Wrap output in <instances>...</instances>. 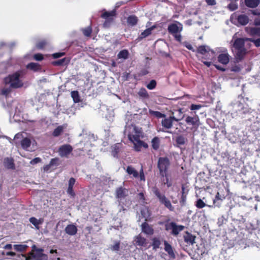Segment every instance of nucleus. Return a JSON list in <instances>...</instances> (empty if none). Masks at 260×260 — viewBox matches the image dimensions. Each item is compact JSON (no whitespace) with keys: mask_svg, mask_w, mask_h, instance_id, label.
Instances as JSON below:
<instances>
[{"mask_svg":"<svg viewBox=\"0 0 260 260\" xmlns=\"http://www.w3.org/2000/svg\"><path fill=\"white\" fill-rule=\"evenodd\" d=\"M235 19L238 21V22L242 25H245L249 22V18L245 14H241L239 16L233 14L231 16V19L233 20Z\"/></svg>","mask_w":260,"mask_h":260,"instance_id":"nucleus-12","label":"nucleus"},{"mask_svg":"<svg viewBox=\"0 0 260 260\" xmlns=\"http://www.w3.org/2000/svg\"><path fill=\"white\" fill-rule=\"evenodd\" d=\"M231 71L235 72H239L241 71V68L238 65H234L231 68Z\"/></svg>","mask_w":260,"mask_h":260,"instance_id":"nucleus-56","label":"nucleus"},{"mask_svg":"<svg viewBox=\"0 0 260 260\" xmlns=\"http://www.w3.org/2000/svg\"><path fill=\"white\" fill-rule=\"evenodd\" d=\"M138 94L140 96L143 98H147L148 97V93L144 88L141 89L138 92Z\"/></svg>","mask_w":260,"mask_h":260,"instance_id":"nucleus-48","label":"nucleus"},{"mask_svg":"<svg viewBox=\"0 0 260 260\" xmlns=\"http://www.w3.org/2000/svg\"><path fill=\"white\" fill-rule=\"evenodd\" d=\"M250 34L251 35H257L260 36V28L253 27L251 28L249 31Z\"/></svg>","mask_w":260,"mask_h":260,"instance_id":"nucleus-45","label":"nucleus"},{"mask_svg":"<svg viewBox=\"0 0 260 260\" xmlns=\"http://www.w3.org/2000/svg\"><path fill=\"white\" fill-rule=\"evenodd\" d=\"M41 160V158H39V157H36L33 159H32L30 161V164H31V165H35V164H36L39 162H40Z\"/></svg>","mask_w":260,"mask_h":260,"instance_id":"nucleus-58","label":"nucleus"},{"mask_svg":"<svg viewBox=\"0 0 260 260\" xmlns=\"http://www.w3.org/2000/svg\"><path fill=\"white\" fill-rule=\"evenodd\" d=\"M232 111L237 113L239 116H241L243 114L250 112V109L247 105H244L239 102H236L232 104Z\"/></svg>","mask_w":260,"mask_h":260,"instance_id":"nucleus-6","label":"nucleus"},{"mask_svg":"<svg viewBox=\"0 0 260 260\" xmlns=\"http://www.w3.org/2000/svg\"><path fill=\"white\" fill-rule=\"evenodd\" d=\"M141 214L143 217L146 219V220H147V218L150 217V213L148 209L146 207H145L142 209Z\"/></svg>","mask_w":260,"mask_h":260,"instance_id":"nucleus-42","label":"nucleus"},{"mask_svg":"<svg viewBox=\"0 0 260 260\" xmlns=\"http://www.w3.org/2000/svg\"><path fill=\"white\" fill-rule=\"evenodd\" d=\"M29 221L35 226H38L39 224H41V222H40L39 220H38L37 219H36L35 217H31L29 219Z\"/></svg>","mask_w":260,"mask_h":260,"instance_id":"nucleus-52","label":"nucleus"},{"mask_svg":"<svg viewBox=\"0 0 260 260\" xmlns=\"http://www.w3.org/2000/svg\"><path fill=\"white\" fill-rule=\"evenodd\" d=\"M152 241V246L153 247V249L156 250L158 248L161 244L159 238L155 237L153 238Z\"/></svg>","mask_w":260,"mask_h":260,"instance_id":"nucleus-36","label":"nucleus"},{"mask_svg":"<svg viewBox=\"0 0 260 260\" xmlns=\"http://www.w3.org/2000/svg\"><path fill=\"white\" fill-rule=\"evenodd\" d=\"M73 147L69 144H64L58 149V153L61 157H68L73 151Z\"/></svg>","mask_w":260,"mask_h":260,"instance_id":"nucleus-10","label":"nucleus"},{"mask_svg":"<svg viewBox=\"0 0 260 260\" xmlns=\"http://www.w3.org/2000/svg\"><path fill=\"white\" fill-rule=\"evenodd\" d=\"M82 32L84 36L86 37H89L92 32V29L90 26H88L86 28L82 29Z\"/></svg>","mask_w":260,"mask_h":260,"instance_id":"nucleus-46","label":"nucleus"},{"mask_svg":"<svg viewBox=\"0 0 260 260\" xmlns=\"http://www.w3.org/2000/svg\"><path fill=\"white\" fill-rule=\"evenodd\" d=\"M183 118V116H181L179 118H176L175 116H172L169 117L165 118L161 120V124L163 127L167 129L171 128L173 126V120L178 121Z\"/></svg>","mask_w":260,"mask_h":260,"instance_id":"nucleus-8","label":"nucleus"},{"mask_svg":"<svg viewBox=\"0 0 260 260\" xmlns=\"http://www.w3.org/2000/svg\"><path fill=\"white\" fill-rule=\"evenodd\" d=\"M27 247L28 246L25 244H16L14 245V249L18 251H24Z\"/></svg>","mask_w":260,"mask_h":260,"instance_id":"nucleus-39","label":"nucleus"},{"mask_svg":"<svg viewBox=\"0 0 260 260\" xmlns=\"http://www.w3.org/2000/svg\"><path fill=\"white\" fill-rule=\"evenodd\" d=\"M203 106L201 105L192 104L190 106V109L191 110H199Z\"/></svg>","mask_w":260,"mask_h":260,"instance_id":"nucleus-54","label":"nucleus"},{"mask_svg":"<svg viewBox=\"0 0 260 260\" xmlns=\"http://www.w3.org/2000/svg\"><path fill=\"white\" fill-rule=\"evenodd\" d=\"M101 17L105 19L103 26L105 28L109 27L114 22V18L116 15V11L113 10L111 11H107L103 10Z\"/></svg>","mask_w":260,"mask_h":260,"instance_id":"nucleus-4","label":"nucleus"},{"mask_svg":"<svg viewBox=\"0 0 260 260\" xmlns=\"http://www.w3.org/2000/svg\"><path fill=\"white\" fill-rule=\"evenodd\" d=\"M187 141V139L182 136H179L176 137V142L178 145H183Z\"/></svg>","mask_w":260,"mask_h":260,"instance_id":"nucleus-38","label":"nucleus"},{"mask_svg":"<svg viewBox=\"0 0 260 260\" xmlns=\"http://www.w3.org/2000/svg\"><path fill=\"white\" fill-rule=\"evenodd\" d=\"M120 248V242L116 241L113 245L110 247L111 250L113 251H118Z\"/></svg>","mask_w":260,"mask_h":260,"instance_id":"nucleus-47","label":"nucleus"},{"mask_svg":"<svg viewBox=\"0 0 260 260\" xmlns=\"http://www.w3.org/2000/svg\"><path fill=\"white\" fill-rule=\"evenodd\" d=\"M246 40H248L251 42H253L255 46L257 47H258L260 46V40L259 39L254 40V39H253L251 38H250V39L246 38Z\"/></svg>","mask_w":260,"mask_h":260,"instance_id":"nucleus-51","label":"nucleus"},{"mask_svg":"<svg viewBox=\"0 0 260 260\" xmlns=\"http://www.w3.org/2000/svg\"><path fill=\"white\" fill-rule=\"evenodd\" d=\"M57 161V158L52 159L49 163L50 166L51 167L53 165H56Z\"/></svg>","mask_w":260,"mask_h":260,"instance_id":"nucleus-64","label":"nucleus"},{"mask_svg":"<svg viewBox=\"0 0 260 260\" xmlns=\"http://www.w3.org/2000/svg\"><path fill=\"white\" fill-rule=\"evenodd\" d=\"M226 221V219L224 218L223 216H222L218 218L217 224L218 226H221L223 224L225 223Z\"/></svg>","mask_w":260,"mask_h":260,"instance_id":"nucleus-50","label":"nucleus"},{"mask_svg":"<svg viewBox=\"0 0 260 260\" xmlns=\"http://www.w3.org/2000/svg\"><path fill=\"white\" fill-rule=\"evenodd\" d=\"M126 171L129 175H132L135 178H137L139 176L138 172L132 166H128Z\"/></svg>","mask_w":260,"mask_h":260,"instance_id":"nucleus-33","label":"nucleus"},{"mask_svg":"<svg viewBox=\"0 0 260 260\" xmlns=\"http://www.w3.org/2000/svg\"><path fill=\"white\" fill-rule=\"evenodd\" d=\"M221 51L218 56V60L220 63L226 65L229 62L231 56L226 49L223 48Z\"/></svg>","mask_w":260,"mask_h":260,"instance_id":"nucleus-11","label":"nucleus"},{"mask_svg":"<svg viewBox=\"0 0 260 260\" xmlns=\"http://www.w3.org/2000/svg\"><path fill=\"white\" fill-rule=\"evenodd\" d=\"M64 55V53L61 52V53H55L52 54V56L54 58H57L59 57H60Z\"/></svg>","mask_w":260,"mask_h":260,"instance_id":"nucleus-59","label":"nucleus"},{"mask_svg":"<svg viewBox=\"0 0 260 260\" xmlns=\"http://www.w3.org/2000/svg\"><path fill=\"white\" fill-rule=\"evenodd\" d=\"M67 128L66 124L58 126L53 132L52 135L54 137H57L60 136L63 132L64 129Z\"/></svg>","mask_w":260,"mask_h":260,"instance_id":"nucleus-25","label":"nucleus"},{"mask_svg":"<svg viewBox=\"0 0 260 260\" xmlns=\"http://www.w3.org/2000/svg\"><path fill=\"white\" fill-rule=\"evenodd\" d=\"M164 245L165 250L168 253L170 257L174 258L175 257V254L172 246L166 241H164Z\"/></svg>","mask_w":260,"mask_h":260,"instance_id":"nucleus-20","label":"nucleus"},{"mask_svg":"<svg viewBox=\"0 0 260 260\" xmlns=\"http://www.w3.org/2000/svg\"><path fill=\"white\" fill-rule=\"evenodd\" d=\"M198 52L202 55L209 54V57H208L209 59L214 58L215 56V52L206 45L199 46L198 48Z\"/></svg>","mask_w":260,"mask_h":260,"instance_id":"nucleus-9","label":"nucleus"},{"mask_svg":"<svg viewBox=\"0 0 260 260\" xmlns=\"http://www.w3.org/2000/svg\"><path fill=\"white\" fill-rule=\"evenodd\" d=\"M27 68L34 71H37L39 69V66L37 63L31 62L27 64Z\"/></svg>","mask_w":260,"mask_h":260,"instance_id":"nucleus-43","label":"nucleus"},{"mask_svg":"<svg viewBox=\"0 0 260 260\" xmlns=\"http://www.w3.org/2000/svg\"><path fill=\"white\" fill-rule=\"evenodd\" d=\"M156 85V83L155 81L154 80H152L149 82V83L147 84V87L149 89L152 90V89H154Z\"/></svg>","mask_w":260,"mask_h":260,"instance_id":"nucleus-49","label":"nucleus"},{"mask_svg":"<svg viewBox=\"0 0 260 260\" xmlns=\"http://www.w3.org/2000/svg\"><path fill=\"white\" fill-rule=\"evenodd\" d=\"M25 135L26 133H18L15 135L14 138V144L17 146L21 142V140L25 138Z\"/></svg>","mask_w":260,"mask_h":260,"instance_id":"nucleus-27","label":"nucleus"},{"mask_svg":"<svg viewBox=\"0 0 260 260\" xmlns=\"http://www.w3.org/2000/svg\"><path fill=\"white\" fill-rule=\"evenodd\" d=\"M228 8L231 11H234L238 8V5L236 3H231L228 5Z\"/></svg>","mask_w":260,"mask_h":260,"instance_id":"nucleus-53","label":"nucleus"},{"mask_svg":"<svg viewBox=\"0 0 260 260\" xmlns=\"http://www.w3.org/2000/svg\"><path fill=\"white\" fill-rule=\"evenodd\" d=\"M12 89V88L10 87V86H6V85L5 84V86L1 89V93L2 95H5L7 96L10 93Z\"/></svg>","mask_w":260,"mask_h":260,"instance_id":"nucleus-40","label":"nucleus"},{"mask_svg":"<svg viewBox=\"0 0 260 260\" xmlns=\"http://www.w3.org/2000/svg\"><path fill=\"white\" fill-rule=\"evenodd\" d=\"M46 41H42L37 44V46L38 48L42 49L46 45Z\"/></svg>","mask_w":260,"mask_h":260,"instance_id":"nucleus-60","label":"nucleus"},{"mask_svg":"<svg viewBox=\"0 0 260 260\" xmlns=\"http://www.w3.org/2000/svg\"><path fill=\"white\" fill-rule=\"evenodd\" d=\"M206 2L207 3L208 5L210 6H213L216 4L215 0H206Z\"/></svg>","mask_w":260,"mask_h":260,"instance_id":"nucleus-63","label":"nucleus"},{"mask_svg":"<svg viewBox=\"0 0 260 260\" xmlns=\"http://www.w3.org/2000/svg\"><path fill=\"white\" fill-rule=\"evenodd\" d=\"M152 147L153 149L156 150L159 147L160 140L158 137H154L151 141Z\"/></svg>","mask_w":260,"mask_h":260,"instance_id":"nucleus-34","label":"nucleus"},{"mask_svg":"<svg viewBox=\"0 0 260 260\" xmlns=\"http://www.w3.org/2000/svg\"><path fill=\"white\" fill-rule=\"evenodd\" d=\"M152 190L154 194L158 199L160 203L164 205L170 211H174V208L172 205L170 201L166 197L164 194L161 193L157 187H153Z\"/></svg>","mask_w":260,"mask_h":260,"instance_id":"nucleus-5","label":"nucleus"},{"mask_svg":"<svg viewBox=\"0 0 260 260\" xmlns=\"http://www.w3.org/2000/svg\"><path fill=\"white\" fill-rule=\"evenodd\" d=\"M170 166V161L167 157H159L157 162V167L159 169L160 175L162 177L166 176L168 169Z\"/></svg>","mask_w":260,"mask_h":260,"instance_id":"nucleus-7","label":"nucleus"},{"mask_svg":"<svg viewBox=\"0 0 260 260\" xmlns=\"http://www.w3.org/2000/svg\"><path fill=\"white\" fill-rule=\"evenodd\" d=\"M170 226L172 230V234L173 235L177 236L181 231L184 230V226L183 225H178L174 222H171Z\"/></svg>","mask_w":260,"mask_h":260,"instance_id":"nucleus-17","label":"nucleus"},{"mask_svg":"<svg viewBox=\"0 0 260 260\" xmlns=\"http://www.w3.org/2000/svg\"><path fill=\"white\" fill-rule=\"evenodd\" d=\"M75 182L76 180L74 178H71L69 181V186L67 190V192L68 194H70L72 196H74L75 195L73 188V186L75 183Z\"/></svg>","mask_w":260,"mask_h":260,"instance_id":"nucleus-26","label":"nucleus"},{"mask_svg":"<svg viewBox=\"0 0 260 260\" xmlns=\"http://www.w3.org/2000/svg\"><path fill=\"white\" fill-rule=\"evenodd\" d=\"M34 58L36 60L40 61L42 60L43 58V55L41 54L38 53L34 55Z\"/></svg>","mask_w":260,"mask_h":260,"instance_id":"nucleus-57","label":"nucleus"},{"mask_svg":"<svg viewBox=\"0 0 260 260\" xmlns=\"http://www.w3.org/2000/svg\"><path fill=\"white\" fill-rule=\"evenodd\" d=\"M182 25L179 22H176L175 23L170 24L168 26V31L172 34L179 33L182 30Z\"/></svg>","mask_w":260,"mask_h":260,"instance_id":"nucleus-13","label":"nucleus"},{"mask_svg":"<svg viewBox=\"0 0 260 260\" xmlns=\"http://www.w3.org/2000/svg\"><path fill=\"white\" fill-rule=\"evenodd\" d=\"M66 233L70 236H74L77 233V228L73 224L68 225L64 230Z\"/></svg>","mask_w":260,"mask_h":260,"instance_id":"nucleus-18","label":"nucleus"},{"mask_svg":"<svg viewBox=\"0 0 260 260\" xmlns=\"http://www.w3.org/2000/svg\"><path fill=\"white\" fill-rule=\"evenodd\" d=\"M66 58H62V59H59L58 60L54 61L53 62V64L54 65H56V66L62 65L63 64V63L64 62V61H66Z\"/></svg>","mask_w":260,"mask_h":260,"instance_id":"nucleus-55","label":"nucleus"},{"mask_svg":"<svg viewBox=\"0 0 260 260\" xmlns=\"http://www.w3.org/2000/svg\"><path fill=\"white\" fill-rule=\"evenodd\" d=\"M128 52L127 50L124 49L120 51L117 55V57L119 59H126L128 58Z\"/></svg>","mask_w":260,"mask_h":260,"instance_id":"nucleus-35","label":"nucleus"},{"mask_svg":"<svg viewBox=\"0 0 260 260\" xmlns=\"http://www.w3.org/2000/svg\"><path fill=\"white\" fill-rule=\"evenodd\" d=\"M31 248V251L27 255H23L25 260H47L48 256L43 253V249L38 248L35 245H32Z\"/></svg>","mask_w":260,"mask_h":260,"instance_id":"nucleus-3","label":"nucleus"},{"mask_svg":"<svg viewBox=\"0 0 260 260\" xmlns=\"http://www.w3.org/2000/svg\"><path fill=\"white\" fill-rule=\"evenodd\" d=\"M173 35L177 41H178L179 42L181 41V36L179 33L174 34H173Z\"/></svg>","mask_w":260,"mask_h":260,"instance_id":"nucleus-61","label":"nucleus"},{"mask_svg":"<svg viewBox=\"0 0 260 260\" xmlns=\"http://www.w3.org/2000/svg\"><path fill=\"white\" fill-rule=\"evenodd\" d=\"M196 206L197 208L199 209L203 208L205 206H208L209 207H212V206L207 205H206L201 199H198L196 204Z\"/></svg>","mask_w":260,"mask_h":260,"instance_id":"nucleus-41","label":"nucleus"},{"mask_svg":"<svg viewBox=\"0 0 260 260\" xmlns=\"http://www.w3.org/2000/svg\"><path fill=\"white\" fill-rule=\"evenodd\" d=\"M185 121L189 125L196 126L199 125V118L197 115L194 117L187 116L185 119Z\"/></svg>","mask_w":260,"mask_h":260,"instance_id":"nucleus-16","label":"nucleus"},{"mask_svg":"<svg viewBox=\"0 0 260 260\" xmlns=\"http://www.w3.org/2000/svg\"><path fill=\"white\" fill-rule=\"evenodd\" d=\"M138 21V18L134 15L129 16L127 19L128 25L131 26L136 25L137 24Z\"/></svg>","mask_w":260,"mask_h":260,"instance_id":"nucleus-30","label":"nucleus"},{"mask_svg":"<svg viewBox=\"0 0 260 260\" xmlns=\"http://www.w3.org/2000/svg\"><path fill=\"white\" fill-rule=\"evenodd\" d=\"M20 144L23 149L28 150V148L30 146L31 141L29 138L25 137V138L21 140Z\"/></svg>","mask_w":260,"mask_h":260,"instance_id":"nucleus-29","label":"nucleus"},{"mask_svg":"<svg viewBox=\"0 0 260 260\" xmlns=\"http://www.w3.org/2000/svg\"><path fill=\"white\" fill-rule=\"evenodd\" d=\"M71 96L75 103H78L80 101V98L79 92L77 91H73L71 92Z\"/></svg>","mask_w":260,"mask_h":260,"instance_id":"nucleus-37","label":"nucleus"},{"mask_svg":"<svg viewBox=\"0 0 260 260\" xmlns=\"http://www.w3.org/2000/svg\"><path fill=\"white\" fill-rule=\"evenodd\" d=\"M134 242L135 244L141 247H146L147 244L146 239L142 237L140 235L135 237Z\"/></svg>","mask_w":260,"mask_h":260,"instance_id":"nucleus-14","label":"nucleus"},{"mask_svg":"<svg viewBox=\"0 0 260 260\" xmlns=\"http://www.w3.org/2000/svg\"><path fill=\"white\" fill-rule=\"evenodd\" d=\"M128 194V190L123 187H119L116 190V198L118 199H123Z\"/></svg>","mask_w":260,"mask_h":260,"instance_id":"nucleus-22","label":"nucleus"},{"mask_svg":"<svg viewBox=\"0 0 260 260\" xmlns=\"http://www.w3.org/2000/svg\"><path fill=\"white\" fill-rule=\"evenodd\" d=\"M246 53V50L245 48H242L236 50L235 55V62L238 63L240 62L244 58Z\"/></svg>","mask_w":260,"mask_h":260,"instance_id":"nucleus-15","label":"nucleus"},{"mask_svg":"<svg viewBox=\"0 0 260 260\" xmlns=\"http://www.w3.org/2000/svg\"><path fill=\"white\" fill-rule=\"evenodd\" d=\"M259 0H245L246 6L249 8L256 7L259 4Z\"/></svg>","mask_w":260,"mask_h":260,"instance_id":"nucleus-28","label":"nucleus"},{"mask_svg":"<svg viewBox=\"0 0 260 260\" xmlns=\"http://www.w3.org/2000/svg\"><path fill=\"white\" fill-rule=\"evenodd\" d=\"M245 40H246L245 39ZM245 39L242 38L237 39L234 42L233 46L236 50L245 48H244Z\"/></svg>","mask_w":260,"mask_h":260,"instance_id":"nucleus-24","label":"nucleus"},{"mask_svg":"<svg viewBox=\"0 0 260 260\" xmlns=\"http://www.w3.org/2000/svg\"><path fill=\"white\" fill-rule=\"evenodd\" d=\"M4 82L6 86L13 89L21 88L23 85L21 79V73L19 72L9 75L5 78Z\"/></svg>","mask_w":260,"mask_h":260,"instance_id":"nucleus-2","label":"nucleus"},{"mask_svg":"<svg viewBox=\"0 0 260 260\" xmlns=\"http://www.w3.org/2000/svg\"><path fill=\"white\" fill-rule=\"evenodd\" d=\"M124 135L127 136L128 139L133 143L136 151H140L142 147L145 148L148 147L146 143L140 140V137L142 135V132L141 129L136 125H126Z\"/></svg>","mask_w":260,"mask_h":260,"instance_id":"nucleus-1","label":"nucleus"},{"mask_svg":"<svg viewBox=\"0 0 260 260\" xmlns=\"http://www.w3.org/2000/svg\"><path fill=\"white\" fill-rule=\"evenodd\" d=\"M4 166L9 169H14L15 168L14 161L12 157H6L4 159Z\"/></svg>","mask_w":260,"mask_h":260,"instance_id":"nucleus-19","label":"nucleus"},{"mask_svg":"<svg viewBox=\"0 0 260 260\" xmlns=\"http://www.w3.org/2000/svg\"><path fill=\"white\" fill-rule=\"evenodd\" d=\"M196 237L188 232H186L184 235V241L188 244L192 245L195 243Z\"/></svg>","mask_w":260,"mask_h":260,"instance_id":"nucleus-23","label":"nucleus"},{"mask_svg":"<svg viewBox=\"0 0 260 260\" xmlns=\"http://www.w3.org/2000/svg\"><path fill=\"white\" fill-rule=\"evenodd\" d=\"M142 231L147 235H151L153 234V229L147 223H143L142 225Z\"/></svg>","mask_w":260,"mask_h":260,"instance_id":"nucleus-21","label":"nucleus"},{"mask_svg":"<svg viewBox=\"0 0 260 260\" xmlns=\"http://www.w3.org/2000/svg\"><path fill=\"white\" fill-rule=\"evenodd\" d=\"M149 112L151 115H153L157 118H161L165 116L164 114H162L161 113L158 111H154L151 110H150L149 111Z\"/></svg>","mask_w":260,"mask_h":260,"instance_id":"nucleus-44","label":"nucleus"},{"mask_svg":"<svg viewBox=\"0 0 260 260\" xmlns=\"http://www.w3.org/2000/svg\"><path fill=\"white\" fill-rule=\"evenodd\" d=\"M185 200H186V195L182 194L181 199V200L180 201V204H181V205L183 206V205H184L185 204Z\"/></svg>","mask_w":260,"mask_h":260,"instance_id":"nucleus-62","label":"nucleus"},{"mask_svg":"<svg viewBox=\"0 0 260 260\" xmlns=\"http://www.w3.org/2000/svg\"><path fill=\"white\" fill-rule=\"evenodd\" d=\"M154 28V26L151 27L150 28H148L145 30L144 31H143L140 35L139 37V39L140 40H142L147 37H148L149 35H150L151 34V32L152 30Z\"/></svg>","mask_w":260,"mask_h":260,"instance_id":"nucleus-31","label":"nucleus"},{"mask_svg":"<svg viewBox=\"0 0 260 260\" xmlns=\"http://www.w3.org/2000/svg\"><path fill=\"white\" fill-rule=\"evenodd\" d=\"M121 147V144L117 143L112 146V154L114 157H116L118 152Z\"/></svg>","mask_w":260,"mask_h":260,"instance_id":"nucleus-32","label":"nucleus"}]
</instances>
